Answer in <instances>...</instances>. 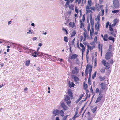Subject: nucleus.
Returning a JSON list of instances; mask_svg holds the SVG:
<instances>
[{"label": "nucleus", "instance_id": "412c9836", "mask_svg": "<svg viewBox=\"0 0 120 120\" xmlns=\"http://www.w3.org/2000/svg\"><path fill=\"white\" fill-rule=\"evenodd\" d=\"M97 38L98 37L97 36H95L93 42L92 43H90V44L91 45H92L93 44H94L96 42L97 43Z\"/></svg>", "mask_w": 120, "mask_h": 120}, {"label": "nucleus", "instance_id": "6e6552de", "mask_svg": "<svg viewBox=\"0 0 120 120\" xmlns=\"http://www.w3.org/2000/svg\"><path fill=\"white\" fill-rule=\"evenodd\" d=\"M116 25L113 23V24H110L109 26V29L110 31L111 32L113 31L114 30L113 27H114Z\"/></svg>", "mask_w": 120, "mask_h": 120}, {"label": "nucleus", "instance_id": "f704fd0d", "mask_svg": "<svg viewBox=\"0 0 120 120\" xmlns=\"http://www.w3.org/2000/svg\"><path fill=\"white\" fill-rule=\"evenodd\" d=\"M80 28H82V27L84 26V25L82 21L80 20Z\"/></svg>", "mask_w": 120, "mask_h": 120}, {"label": "nucleus", "instance_id": "f8f14e48", "mask_svg": "<svg viewBox=\"0 0 120 120\" xmlns=\"http://www.w3.org/2000/svg\"><path fill=\"white\" fill-rule=\"evenodd\" d=\"M78 71V69L76 67H75L72 70V73L74 74H77Z\"/></svg>", "mask_w": 120, "mask_h": 120}, {"label": "nucleus", "instance_id": "2f4dec72", "mask_svg": "<svg viewBox=\"0 0 120 120\" xmlns=\"http://www.w3.org/2000/svg\"><path fill=\"white\" fill-rule=\"evenodd\" d=\"M70 99V98L69 96L67 95L66 96L64 100L65 101H67Z\"/></svg>", "mask_w": 120, "mask_h": 120}, {"label": "nucleus", "instance_id": "79ce46f5", "mask_svg": "<svg viewBox=\"0 0 120 120\" xmlns=\"http://www.w3.org/2000/svg\"><path fill=\"white\" fill-rule=\"evenodd\" d=\"M105 68H103L101 69L100 71L101 73H104L105 72Z\"/></svg>", "mask_w": 120, "mask_h": 120}, {"label": "nucleus", "instance_id": "9d476101", "mask_svg": "<svg viewBox=\"0 0 120 120\" xmlns=\"http://www.w3.org/2000/svg\"><path fill=\"white\" fill-rule=\"evenodd\" d=\"M102 45H101L100 43H99L98 45V48L99 49V52H102Z\"/></svg>", "mask_w": 120, "mask_h": 120}, {"label": "nucleus", "instance_id": "6ab92c4d", "mask_svg": "<svg viewBox=\"0 0 120 120\" xmlns=\"http://www.w3.org/2000/svg\"><path fill=\"white\" fill-rule=\"evenodd\" d=\"M68 94L71 97H73V96L72 94V92H71V89L68 90Z\"/></svg>", "mask_w": 120, "mask_h": 120}, {"label": "nucleus", "instance_id": "680f3d73", "mask_svg": "<svg viewBox=\"0 0 120 120\" xmlns=\"http://www.w3.org/2000/svg\"><path fill=\"white\" fill-rule=\"evenodd\" d=\"M68 115H67L65 116L64 117L63 120H66L68 116Z\"/></svg>", "mask_w": 120, "mask_h": 120}, {"label": "nucleus", "instance_id": "72a5a7b5", "mask_svg": "<svg viewBox=\"0 0 120 120\" xmlns=\"http://www.w3.org/2000/svg\"><path fill=\"white\" fill-rule=\"evenodd\" d=\"M94 32V29L93 28H92L90 30V34L91 37H92L93 34Z\"/></svg>", "mask_w": 120, "mask_h": 120}, {"label": "nucleus", "instance_id": "cd10ccee", "mask_svg": "<svg viewBox=\"0 0 120 120\" xmlns=\"http://www.w3.org/2000/svg\"><path fill=\"white\" fill-rule=\"evenodd\" d=\"M66 1L67 2L65 4V7H66L67 8L68 6L69 5L70 2L69 0H67Z\"/></svg>", "mask_w": 120, "mask_h": 120}, {"label": "nucleus", "instance_id": "de8ad7c7", "mask_svg": "<svg viewBox=\"0 0 120 120\" xmlns=\"http://www.w3.org/2000/svg\"><path fill=\"white\" fill-rule=\"evenodd\" d=\"M88 83L89 85H91V81L90 80V78L88 79Z\"/></svg>", "mask_w": 120, "mask_h": 120}, {"label": "nucleus", "instance_id": "0eeeda50", "mask_svg": "<svg viewBox=\"0 0 120 120\" xmlns=\"http://www.w3.org/2000/svg\"><path fill=\"white\" fill-rule=\"evenodd\" d=\"M43 55V53H34L32 55V56L34 57H36L37 56H39Z\"/></svg>", "mask_w": 120, "mask_h": 120}, {"label": "nucleus", "instance_id": "bb28decb", "mask_svg": "<svg viewBox=\"0 0 120 120\" xmlns=\"http://www.w3.org/2000/svg\"><path fill=\"white\" fill-rule=\"evenodd\" d=\"M76 34V32L75 30H73V31L72 32L71 35L70 36L71 38H72V37L74 36L75 34Z\"/></svg>", "mask_w": 120, "mask_h": 120}, {"label": "nucleus", "instance_id": "c9c22d12", "mask_svg": "<svg viewBox=\"0 0 120 120\" xmlns=\"http://www.w3.org/2000/svg\"><path fill=\"white\" fill-rule=\"evenodd\" d=\"M64 40L66 42H67L68 41V40L67 37L66 36H65L64 37Z\"/></svg>", "mask_w": 120, "mask_h": 120}, {"label": "nucleus", "instance_id": "a18cd8bd", "mask_svg": "<svg viewBox=\"0 0 120 120\" xmlns=\"http://www.w3.org/2000/svg\"><path fill=\"white\" fill-rule=\"evenodd\" d=\"M75 11L76 12L77 14L78 13V10L77 9V7H75Z\"/></svg>", "mask_w": 120, "mask_h": 120}, {"label": "nucleus", "instance_id": "a878e982", "mask_svg": "<svg viewBox=\"0 0 120 120\" xmlns=\"http://www.w3.org/2000/svg\"><path fill=\"white\" fill-rule=\"evenodd\" d=\"M30 60H27L25 62V65L27 66H29L30 63Z\"/></svg>", "mask_w": 120, "mask_h": 120}, {"label": "nucleus", "instance_id": "f3484780", "mask_svg": "<svg viewBox=\"0 0 120 120\" xmlns=\"http://www.w3.org/2000/svg\"><path fill=\"white\" fill-rule=\"evenodd\" d=\"M100 15L99 14L97 16V17L95 19V20L96 21H97V23H99L100 21Z\"/></svg>", "mask_w": 120, "mask_h": 120}, {"label": "nucleus", "instance_id": "69168bd1", "mask_svg": "<svg viewBox=\"0 0 120 120\" xmlns=\"http://www.w3.org/2000/svg\"><path fill=\"white\" fill-rule=\"evenodd\" d=\"M90 24H89L87 26V30L88 31H89L90 29Z\"/></svg>", "mask_w": 120, "mask_h": 120}, {"label": "nucleus", "instance_id": "774afa93", "mask_svg": "<svg viewBox=\"0 0 120 120\" xmlns=\"http://www.w3.org/2000/svg\"><path fill=\"white\" fill-rule=\"evenodd\" d=\"M112 49V46L111 45H110L109 46V49L108 50L109 51H110Z\"/></svg>", "mask_w": 120, "mask_h": 120}, {"label": "nucleus", "instance_id": "39448f33", "mask_svg": "<svg viewBox=\"0 0 120 120\" xmlns=\"http://www.w3.org/2000/svg\"><path fill=\"white\" fill-rule=\"evenodd\" d=\"M70 59L71 60H74L77 58L78 55L75 54H70L69 55Z\"/></svg>", "mask_w": 120, "mask_h": 120}, {"label": "nucleus", "instance_id": "09e8293b", "mask_svg": "<svg viewBox=\"0 0 120 120\" xmlns=\"http://www.w3.org/2000/svg\"><path fill=\"white\" fill-rule=\"evenodd\" d=\"M81 0H75V3H77L78 2V4H80L81 3Z\"/></svg>", "mask_w": 120, "mask_h": 120}, {"label": "nucleus", "instance_id": "4d7b16f0", "mask_svg": "<svg viewBox=\"0 0 120 120\" xmlns=\"http://www.w3.org/2000/svg\"><path fill=\"white\" fill-rule=\"evenodd\" d=\"M85 14H84L82 16V20L83 22H84V21L85 20Z\"/></svg>", "mask_w": 120, "mask_h": 120}, {"label": "nucleus", "instance_id": "a19ab883", "mask_svg": "<svg viewBox=\"0 0 120 120\" xmlns=\"http://www.w3.org/2000/svg\"><path fill=\"white\" fill-rule=\"evenodd\" d=\"M96 73V71H95L94 74L93 75L92 77V78L93 79H94L95 77Z\"/></svg>", "mask_w": 120, "mask_h": 120}, {"label": "nucleus", "instance_id": "9b49d317", "mask_svg": "<svg viewBox=\"0 0 120 120\" xmlns=\"http://www.w3.org/2000/svg\"><path fill=\"white\" fill-rule=\"evenodd\" d=\"M59 110L57 109L53 110L52 113L54 116H56L58 115Z\"/></svg>", "mask_w": 120, "mask_h": 120}, {"label": "nucleus", "instance_id": "4be33fe9", "mask_svg": "<svg viewBox=\"0 0 120 120\" xmlns=\"http://www.w3.org/2000/svg\"><path fill=\"white\" fill-rule=\"evenodd\" d=\"M108 35L107 34L104 35L103 38L104 41H107L108 40Z\"/></svg>", "mask_w": 120, "mask_h": 120}, {"label": "nucleus", "instance_id": "37998d69", "mask_svg": "<svg viewBox=\"0 0 120 120\" xmlns=\"http://www.w3.org/2000/svg\"><path fill=\"white\" fill-rule=\"evenodd\" d=\"M91 0H89L88 1V4L89 6H90L91 5Z\"/></svg>", "mask_w": 120, "mask_h": 120}, {"label": "nucleus", "instance_id": "7ed1b4c3", "mask_svg": "<svg viewBox=\"0 0 120 120\" xmlns=\"http://www.w3.org/2000/svg\"><path fill=\"white\" fill-rule=\"evenodd\" d=\"M87 52H89V51L90 52L93 49H94L95 46V45H93L91 46L87 45Z\"/></svg>", "mask_w": 120, "mask_h": 120}, {"label": "nucleus", "instance_id": "052dcab7", "mask_svg": "<svg viewBox=\"0 0 120 120\" xmlns=\"http://www.w3.org/2000/svg\"><path fill=\"white\" fill-rule=\"evenodd\" d=\"M71 10H70L69 11H68V14L69 15H70L71 14Z\"/></svg>", "mask_w": 120, "mask_h": 120}, {"label": "nucleus", "instance_id": "c85d7f7f", "mask_svg": "<svg viewBox=\"0 0 120 120\" xmlns=\"http://www.w3.org/2000/svg\"><path fill=\"white\" fill-rule=\"evenodd\" d=\"M83 96V95L82 94L80 96V97H79L78 99L76 101V103H77L82 98Z\"/></svg>", "mask_w": 120, "mask_h": 120}, {"label": "nucleus", "instance_id": "1a4fd4ad", "mask_svg": "<svg viewBox=\"0 0 120 120\" xmlns=\"http://www.w3.org/2000/svg\"><path fill=\"white\" fill-rule=\"evenodd\" d=\"M90 22L92 26H93L94 23V20L92 19V14H90L89 16Z\"/></svg>", "mask_w": 120, "mask_h": 120}, {"label": "nucleus", "instance_id": "bf43d9fd", "mask_svg": "<svg viewBox=\"0 0 120 120\" xmlns=\"http://www.w3.org/2000/svg\"><path fill=\"white\" fill-rule=\"evenodd\" d=\"M103 90H102V89H100V90H99V95H100L103 92Z\"/></svg>", "mask_w": 120, "mask_h": 120}, {"label": "nucleus", "instance_id": "f257e3e1", "mask_svg": "<svg viewBox=\"0 0 120 120\" xmlns=\"http://www.w3.org/2000/svg\"><path fill=\"white\" fill-rule=\"evenodd\" d=\"M92 67L91 65H86L85 71V75H87L88 72L89 74V78H91V73L92 71Z\"/></svg>", "mask_w": 120, "mask_h": 120}, {"label": "nucleus", "instance_id": "e433bc0d", "mask_svg": "<svg viewBox=\"0 0 120 120\" xmlns=\"http://www.w3.org/2000/svg\"><path fill=\"white\" fill-rule=\"evenodd\" d=\"M102 63L104 66H105L107 64L106 61L105 60H103L102 61Z\"/></svg>", "mask_w": 120, "mask_h": 120}, {"label": "nucleus", "instance_id": "13d9d810", "mask_svg": "<svg viewBox=\"0 0 120 120\" xmlns=\"http://www.w3.org/2000/svg\"><path fill=\"white\" fill-rule=\"evenodd\" d=\"M101 10V16H102L104 14V10L103 9H102V10Z\"/></svg>", "mask_w": 120, "mask_h": 120}, {"label": "nucleus", "instance_id": "ddd939ff", "mask_svg": "<svg viewBox=\"0 0 120 120\" xmlns=\"http://www.w3.org/2000/svg\"><path fill=\"white\" fill-rule=\"evenodd\" d=\"M97 23V24H95V28L96 30L98 31L99 30V29L100 26V24L99 23Z\"/></svg>", "mask_w": 120, "mask_h": 120}, {"label": "nucleus", "instance_id": "aec40b11", "mask_svg": "<svg viewBox=\"0 0 120 120\" xmlns=\"http://www.w3.org/2000/svg\"><path fill=\"white\" fill-rule=\"evenodd\" d=\"M101 87V88L103 90H104L105 89V88L106 86V85L104 83H101L100 84Z\"/></svg>", "mask_w": 120, "mask_h": 120}, {"label": "nucleus", "instance_id": "603ef678", "mask_svg": "<svg viewBox=\"0 0 120 120\" xmlns=\"http://www.w3.org/2000/svg\"><path fill=\"white\" fill-rule=\"evenodd\" d=\"M99 78L100 79L101 81L105 79V78L104 77L100 76Z\"/></svg>", "mask_w": 120, "mask_h": 120}, {"label": "nucleus", "instance_id": "e2e57ef3", "mask_svg": "<svg viewBox=\"0 0 120 120\" xmlns=\"http://www.w3.org/2000/svg\"><path fill=\"white\" fill-rule=\"evenodd\" d=\"M95 91H96V92L97 93L99 92V89L98 88H97L96 89Z\"/></svg>", "mask_w": 120, "mask_h": 120}, {"label": "nucleus", "instance_id": "7c9ffc66", "mask_svg": "<svg viewBox=\"0 0 120 120\" xmlns=\"http://www.w3.org/2000/svg\"><path fill=\"white\" fill-rule=\"evenodd\" d=\"M108 39L109 40H111L113 41V42H114L115 41V39L114 38H113L111 36H110L109 38Z\"/></svg>", "mask_w": 120, "mask_h": 120}, {"label": "nucleus", "instance_id": "2eb2a0df", "mask_svg": "<svg viewBox=\"0 0 120 120\" xmlns=\"http://www.w3.org/2000/svg\"><path fill=\"white\" fill-rule=\"evenodd\" d=\"M69 26L72 28L74 27L75 26V23L74 22H70L69 23Z\"/></svg>", "mask_w": 120, "mask_h": 120}, {"label": "nucleus", "instance_id": "4468645a", "mask_svg": "<svg viewBox=\"0 0 120 120\" xmlns=\"http://www.w3.org/2000/svg\"><path fill=\"white\" fill-rule=\"evenodd\" d=\"M65 113L62 110H59L58 115L61 116L62 117L64 115Z\"/></svg>", "mask_w": 120, "mask_h": 120}, {"label": "nucleus", "instance_id": "4c0bfd02", "mask_svg": "<svg viewBox=\"0 0 120 120\" xmlns=\"http://www.w3.org/2000/svg\"><path fill=\"white\" fill-rule=\"evenodd\" d=\"M90 9H86V13H88L92 12V11L91 10H89Z\"/></svg>", "mask_w": 120, "mask_h": 120}, {"label": "nucleus", "instance_id": "864d4df0", "mask_svg": "<svg viewBox=\"0 0 120 120\" xmlns=\"http://www.w3.org/2000/svg\"><path fill=\"white\" fill-rule=\"evenodd\" d=\"M109 62L110 63V64L112 65V64L113 62V60L111 59H110L109 60Z\"/></svg>", "mask_w": 120, "mask_h": 120}, {"label": "nucleus", "instance_id": "6e6d98bb", "mask_svg": "<svg viewBox=\"0 0 120 120\" xmlns=\"http://www.w3.org/2000/svg\"><path fill=\"white\" fill-rule=\"evenodd\" d=\"M109 21L107 22L106 24V27L107 28L109 25Z\"/></svg>", "mask_w": 120, "mask_h": 120}, {"label": "nucleus", "instance_id": "338daca9", "mask_svg": "<svg viewBox=\"0 0 120 120\" xmlns=\"http://www.w3.org/2000/svg\"><path fill=\"white\" fill-rule=\"evenodd\" d=\"M83 40V37L81 35L80 36V40L82 41Z\"/></svg>", "mask_w": 120, "mask_h": 120}, {"label": "nucleus", "instance_id": "0e129e2a", "mask_svg": "<svg viewBox=\"0 0 120 120\" xmlns=\"http://www.w3.org/2000/svg\"><path fill=\"white\" fill-rule=\"evenodd\" d=\"M57 60H58L60 62H62L63 61V59H60L59 58H58V59H57Z\"/></svg>", "mask_w": 120, "mask_h": 120}, {"label": "nucleus", "instance_id": "f03ea898", "mask_svg": "<svg viewBox=\"0 0 120 120\" xmlns=\"http://www.w3.org/2000/svg\"><path fill=\"white\" fill-rule=\"evenodd\" d=\"M61 107L62 108L64 111L68 110L69 109L68 107L66 106L64 102H61L60 103Z\"/></svg>", "mask_w": 120, "mask_h": 120}, {"label": "nucleus", "instance_id": "ea45409f", "mask_svg": "<svg viewBox=\"0 0 120 120\" xmlns=\"http://www.w3.org/2000/svg\"><path fill=\"white\" fill-rule=\"evenodd\" d=\"M90 9H91L92 10L94 11H95L96 9V8H95V7L94 6L90 8Z\"/></svg>", "mask_w": 120, "mask_h": 120}, {"label": "nucleus", "instance_id": "b1692460", "mask_svg": "<svg viewBox=\"0 0 120 120\" xmlns=\"http://www.w3.org/2000/svg\"><path fill=\"white\" fill-rule=\"evenodd\" d=\"M97 56V54H95V56H94V66L95 67L96 66V64H97V62L96 61H97V60L96 59V56Z\"/></svg>", "mask_w": 120, "mask_h": 120}, {"label": "nucleus", "instance_id": "49530a36", "mask_svg": "<svg viewBox=\"0 0 120 120\" xmlns=\"http://www.w3.org/2000/svg\"><path fill=\"white\" fill-rule=\"evenodd\" d=\"M62 30L63 31H65L66 34H68V31L67 30L64 28H63L62 29Z\"/></svg>", "mask_w": 120, "mask_h": 120}, {"label": "nucleus", "instance_id": "5701e85b", "mask_svg": "<svg viewBox=\"0 0 120 120\" xmlns=\"http://www.w3.org/2000/svg\"><path fill=\"white\" fill-rule=\"evenodd\" d=\"M102 96H99L97 98L96 102L95 103H97L99 102L102 99Z\"/></svg>", "mask_w": 120, "mask_h": 120}, {"label": "nucleus", "instance_id": "5fc2aeb1", "mask_svg": "<svg viewBox=\"0 0 120 120\" xmlns=\"http://www.w3.org/2000/svg\"><path fill=\"white\" fill-rule=\"evenodd\" d=\"M66 103L69 106V105L71 103V102L70 101H66Z\"/></svg>", "mask_w": 120, "mask_h": 120}, {"label": "nucleus", "instance_id": "393cba45", "mask_svg": "<svg viewBox=\"0 0 120 120\" xmlns=\"http://www.w3.org/2000/svg\"><path fill=\"white\" fill-rule=\"evenodd\" d=\"M73 77L74 80L75 82H77L78 81L79 78L78 77L75 75H73Z\"/></svg>", "mask_w": 120, "mask_h": 120}, {"label": "nucleus", "instance_id": "423d86ee", "mask_svg": "<svg viewBox=\"0 0 120 120\" xmlns=\"http://www.w3.org/2000/svg\"><path fill=\"white\" fill-rule=\"evenodd\" d=\"M112 53H106L105 56V58L106 60L109 59L112 56Z\"/></svg>", "mask_w": 120, "mask_h": 120}, {"label": "nucleus", "instance_id": "473e14b6", "mask_svg": "<svg viewBox=\"0 0 120 120\" xmlns=\"http://www.w3.org/2000/svg\"><path fill=\"white\" fill-rule=\"evenodd\" d=\"M68 7L70 9H71V10H73V7H74V6L73 4H71L68 6Z\"/></svg>", "mask_w": 120, "mask_h": 120}, {"label": "nucleus", "instance_id": "8fccbe9b", "mask_svg": "<svg viewBox=\"0 0 120 120\" xmlns=\"http://www.w3.org/2000/svg\"><path fill=\"white\" fill-rule=\"evenodd\" d=\"M110 34H111L113 35L115 37L116 36V34H115V33L113 31L112 32H111L110 33Z\"/></svg>", "mask_w": 120, "mask_h": 120}, {"label": "nucleus", "instance_id": "dca6fc26", "mask_svg": "<svg viewBox=\"0 0 120 120\" xmlns=\"http://www.w3.org/2000/svg\"><path fill=\"white\" fill-rule=\"evenodd\" d=\"M79 45L80 47L82 48L81 49L82 52H83L85 50V47H84V45L82 43H80V44Z\"/></svg>", "mask_w": 120, "mask_h": 120}, {"label": "nucleus", "instance_id": "c03bdc74", "mask_svg": "<svg viewBox=\"0 0 120 120\" xmlns=\"http://www.w3.org/2000/svg\"><path fill=\"white\" fill-rule=\"evenodd\" d=\"M97 108L96 107H95L94 108L92 109V111L93 113H94L95 112L97 109Z\"/></svg>", "mask_w": 120, "mask_h": 120}, {"label": "nucleus", "instance_id": "a211bd4d", "mask_svg": "<svg viewBox=\"0 0 120 120\" xmlns=\"http://www.w3.org/2000/svg\"><path fill=\"white\" fill-rule=\"evenodd\" d=\"M83 36L84 39L83 41H85L86 40V37L88 36V35L87 33L86 32H84L83 33Z\"/></svg>", "mask_w": 120, "mask_h": 120}, {"label": "nucleus", "instance_id": "20e7f679", "mask_svg": "<svg viewBox=\"0 0 120 120\" xmlns=\"http://www.w3.org/2000/svg\"><path fill=\"white\" fill-rule=\"evenodd\" d=\"M113 2L114 8H118L119 6V1L118 0H113Z\"/></svg>", "mask_w": 120, "mask_h": 120}, {"label": "nucleus", "instance_id": "58836bf2", "mask_svg": "<svg viewBox=\"0 0 120 120\" xmlns=\"http://www.w3.org/2000/svg\"><path fill=\"white\" fill-rule=\"evenodd\" d=\"M119 11V10H113L112 11V12L113 13H117Z\"/></svg>", "mask_w": 120, "mask_h": 120}, {"label": "nucleus", "instance_id": "c756f323", "mask_svg": "<svg viewBox=\"0 0 120 120\" xmlns=\"http://www.w3.org/2000/svg\"><path fill=\"white\" fill-rule=\"evenodd\" d=\"M119 20L117 18L115 19L114 20L113 23L116 25V24L119 22Z\"/></svg>", "mask_w": 120, "mask_h": 120}, {"label": "nucleus", "instance_id": "3c124183", "mask_svg": "<svg viewBox=\"0 0 120 120\" xmlns=\"http://www.w3.org/2000/svg\"><path fill=\"white\" fill-rule=\"evenodd\" d=\"M79 116L78 115H77L75 114L74 117H73L72 119L74 120L75 118Z\"/></svg>", "mask_w": 120, "mask_h": 120}]
</instances>
